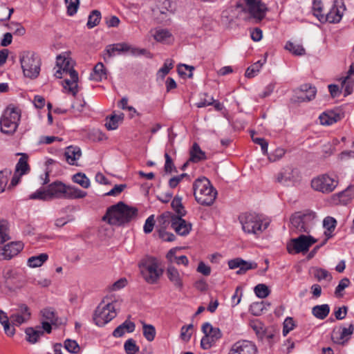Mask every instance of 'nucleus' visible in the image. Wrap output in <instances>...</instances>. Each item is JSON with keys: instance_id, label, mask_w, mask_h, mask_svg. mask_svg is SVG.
<instances>
[{"instance_id": "nucleus-5", "label": "nucleus", "mask_w": 354, "mask_h": 354, "mask_svg": "<svg viewBox=\"0 0 354 354\" xmlns=\"http://www.w3.org/2000/svg\"><path fill=\"white\" fill-rule=\"evenodd\" d=\"M318 220L315 212L306 210L298 212L290 218L291 230L295 233L309 234Z\"/></svg>"}, {"instance_id": "nucleus-30", "label": "nucleus", "mask_w": 354, "mask_h": 354, "mask_svg": "<svg viewBox=\"0 0 354 354\" xmlns=\"http://www.w3.org/2000/svg\"><path fill=\"white\" fill-rule=\"evenodd\" d=\"M136 328L135 324L131 321L126 320L121 325L118 326L113 332V335L115 337H120L126 333H132Z\"/></svg>"}, {"instance_id": "nucleus-47", "label": "nucleus", "mask_w": 354, "mask_h": 354, "mask_svg": "<svg viewBox=\"0 0 354 354\" xmlns=\"http://www.w3.org/2000/svg\"><path fill=\"white\" fill-rule=\"evenodd\" d=\"M143 335L149 342H152L156 336L155 327L151 324H147L142 322Z\"/></svg>"}, {"instance_id": "nucleus-23", "label": "nucleus", "mask_w": 354, "mask_h": 354, "mask_svg": "<svg viewBox=\"0 0 354 354\" xmlns=\"http://www.w3.org/2000/svg\"><path fill=\"white\" fill-rule=\"evenodd\" d=\"M22 249L23 244L21 242H12L4 245L0 255L2 256L4 259H10L17 255Z\"/></svg>"}, {"instance_id": "nucleus-58", "label": "nucleus", "mask_w": 354, "mask_h": 354, "mask_svg": "<svg viewBox=\"0 0 354 354\" xmlns=\"http://www.w3.org/2000/svg\"><path fill=\"white\" fill-rule=\"evenodd\" d=\"M314 275L318 281L326 280L329 281L332 279L330 274L326 270L322 268L316 269Z\"/></svg>"}, {"instance_id": "nucleus-63", "label": "nucleus", "mask_w": 354, "mask_h": 354, "mask_svg": "<svg viewBox=\"0 0 354 354\" xmlns=\"http://www.w3.org/2000/svg\"><path fill=\"white\" fill-rule=\"evenodd\" d=\"M285 154V150L282 148L276 149L271 154L268 156V159L272 162L280 160Z\"/></svg>"}, {"instance_id": "nucleus-19", "label": "nucleus", "mask_w": 354, "mask_h": 354, "mask_svg": "<svg viewBox=\"0 0 354 354\" xmlns=\"http://www.w3.org/2000/svg\"><path fill=\"white\" fill-rule=\"evenodd\" d=\"M66 185L60 181H55L46 187L48 200L65 198Z\"/></svg>"}, {"instance_id": "nucleus-22", "label": "nucleus", "mask_w": 354, "mask_h": 354, "mask_svg": "<svg viewBox=\"0 0 354 354\" xmlns=\"http://www.w3.org/2000/svg\"><path fill=\"white\" fill-rule=\"evenodd\" d=\"M166 274L169 281L177 290H182L183 281L178 270L173 265H169L166 270Z\"/></svg>"}, {"instance_id": "nucleus-46", "label": "nucleus", "mask_w": 354, "mask_h": 354, "mask_svg": "<svg viewBox=\"0 0 354 354\" xmlns=\"http://www.w3.org/2000/svg\"><path fill=\"white\" fill-rule=\"evenodd\" d=\"M265 60L261 61L259 60L255 62L254 64L248 67L245 71V76L248 78H252L257 75V74L259 72L260 69L263 66L265 63Z\"/></svg>"}, {"instance_id": "nucleus-12", "label": "nucleus", "mask_w": 354, "mask_h": 354, "mask_svg": "<svg viewBox=\"0 0 354 354\" xmlns=\"http://www.w3.org/2000/svg\"><path fill=\"white\" fill-rule=\"evenodd\" d=\"M316 242L317 239L312 236L301 234L299 237L290 240L287 245V249L289 253L305 252Z\"/></svg>"}, {"instance_id": "nucleus-13", "label": "nucleus", "mask_w": 354, "mask_h": 354, "mask_svg": "<svg viewBox=\"0 0 354 354\" xmlns=\"http://www.w3.org/2000/svg\"><path fill=\"white\" fill-rule=\"evenodd\" d=\"M299 178V172L297 169L287 166L275 175V181L283 186H290L295 185Z\"/></svg>"}, {"instance_id": "nucleus-42", "label": "nucleus", "mask_w": 354, "mask_h": 354, "mask_svg": "<svg viewBox=\"0 0 354 354\" xmlns=\"http://www.w3.org/2000/svg\"><path fill=\"white\" fill-rule=\"evenodd\" d=\"M123 120V114L112 115L110 118H106L105 127L109 130H115L118 127V124Z\"/></svg>"}, {"instance_id": "nucleus-9", "label": "nucleus", "mask_w": 354, "mask_h": 354, "mask_svg": "<svg viewBox=\"0 0 354 354\" xmlns=\"http://www.w3.org/2000/svg\"><path fill=\"white\" fill-rule=\"evenodd\" d=\"M21 118L20 110L9 106L4 111L0 120L1 131L7 135H12L17 130Z\"/></svg>"}, {"instance_id": "nucleus-26", "label": "nucleus", "mask_w": 354, "mask_h": 354, "mask_svg": "<svg viewBox=\"0 0 354 354\" xmlns=\"http://www.w3.org/2000/svg\"><path fill=\"white\" fill-rule=\"evenodd\" d=\"M319 119L322 125H331L339 121L342 119V115L339 113L330 110L322 113Z\"/></svg>"}, {"instance_id": "nucleus-43", "label": "nucleus", "mask_w": 354, "mask_h": 354, "mask_svg": "<svg viewBox=\"0 0 354 354\" xmlns=\"http://www.w3.org/2000/svg\"><path fill=\"white\" fill-rule=\"evenodd\" d=\"M27 159V156L23 155L16 165V172L19 173V176L27 174L30 170Z\"/></svg>"}, {"instance_id": "nucleus-14", "label": "nucleus", "mask_w": 354, "mask_h": 354, "mask_svg": "<svg viewBox=\"0 0 354 354\" xmlns=\"http://www.w3.org/2000/svg\"><path fill=\"white\" fill-rule=\"evenodd\" d=\"M145 50H138L133 48L131 45L127 43H118L115 44H110L106 47L104 58H110L115 55V53H129L132 55L138 53H143Z\"/></svg>"}, {"instance_id": "nucleus-53", "label": "nucleus", "mask_w": 354, "mask_h": 354, "mask_svg": "<svg viewBox=\"0 0 354 354\" xmlns=\"http://www.w3.org/2000/svg\"><path fill=\"white\" fill-rule=\"evenodd\" d=\"M11 171L8 169L0 171V193L5 190Z\"/></svg>"}, {"instance_id": "nucleus-56", "label": "nucleus", "mask_w": 354, "mask_h": 354, "mask_svg": "<svg viewBox=\"0 0 354 354\" xmlns=\"http://www.w3.org/2000/svg\"><path fill=\"white\" fill-rule=\"evenodd\" d=\"M64 347L68 352L74 354L80 351V347L77 342L69 339L64 342Z\"/></svg>"}, {"instance_id": "nucleus-44", "label": "nucleus", "mask_w": 354, "mask_h": 354, "mask_svg": "<svg viewBox=\"0 0 354 354\" xmlns=\"http://www.w3.org/2000/svg\"><path fill=\"white\" fill-rule=\"evenodd\" d=\"M28 199L49 201L46 187L40 188L36 190L28 196Z\"/></svg>"}, {"instance_id": "nucleus-54", "label": "nucleus", "mask_w": 354, "mask_h": 354, "mask_svg": "<svg viewBox=\"0 0 354 354\" xmlns=\"http://www.w3.org/2000/svg\"><path fill=\"white\" fill-rule=\"evenodd\" d=\"M66 5L67 13L68 15L72 16L75 15L80 5L79 0H64Z\"/></svg>"}, {"instance_id": "nucleus-33", "label": "nucleus", "mask_w": 354, "mask_h": 354, "mask_svg": "<svg viewBox=\"0 0 354 354\" xmlns=\"http://www.w3.org/2000/svg\"><path fill=\"white\" fill-rule=\"evenodd\" d=\"M189 154L190 158L189 160L193 162H198L206 159L205 153L202 151L199 145L196 142L193 144Z\"/></svg>"}, {"instance_id": "nucleus-24", "label": "nucleus", "mask_w": 354, "mask_h": 354, "mask_svg": "<svg viewBox=\"0 0 354 354\" xmlns=\"http://www.w3.org/2000/svg\"><path fill=\"white\" fill-rule=\"evenodd\" d=\"M150 33L158 42L169 44L174 40L172 34L167 29L155 28L151 30Z\"/></svg>"}, {"instance_id": "nucleus-29", "label": "nucleus", "mask_w": 354, "mask_h": 354, "mask_svg": "<svg viewBox=\"0 0 354 354\" xmlns=\"http://www.w3.org/2000/svg\"><path fill=\"white\" fill-rule=\"evenodd\" d=\"M250 326L260 339L265 337L270 339L272 337V334L267 333L265 326L259 319L252 320L250 323Z\"/></svg>"}, {"instance_id": "nucleus-52", "label": "nucleus", "mask_w": 354, "mask_h": 354, "mask_svg": "<svg viewBox=\"0 0 354 354\" xmlns=\"http://www.w3.org/2000/svg\"><path fill=\"white\" fill-rule=\"evenodd\" d=\"M101 19V14L98 10H93L88 16L87 26L92 28L97 26Z\"/></svg>"}, {"instance_id": "nucleus-59", "label": "nucleus", "mask_w": 354, "mask_h": 354, "mask_svg": "<svg viewBox=\"0 0 354 354\" xmlns=\"http://www.w3.org/2000/svg\"><path fill=\"white\" fill-rule=\"evenodd\" d=\"M254 132L251 133V137H252V141L254 143L261 146V151L263 154H267L268 153V142L264 138L254 137Z\"/></svg>"}, {"instance_id": "nucleus-25", "label": "nucleus", "mask_w": 354, "mask_h": 354, "mask_svg": "<svg viewBox=\"0 0 354 354\" xmlns=\"http://www.w3.org/2000/svg\"><path fill=\"white\" fill-rule=\"evenodd\" d=\"M43 317L46 319L42 322V328L47 333H50L52 327L51 324H56L57 317L55 312L50 308H46L41 312Z\"/></svg>"}, {"instance_id": "nucleus-50", "label": "nucleus", "mask_w": 354, "mask_h": 354, "mask_svg": "<svg viewBox=\"0 0 354 354\" xmlns=\"http://www.w3.org/2000/svg\"><path fill=\"white\" fill-rule=\"evenodd\" d=\"M9 239L8 222L5 220H0V243Z\"/></svg>"}, {"instance_id": "nucleus-31", "label": "nucleus", "mask_w": 354, "mask_h": 354, "mask_svg": "<svg viewBox=\"0 0 354 354\" xmlns=\"http://www.w3.org/2000/svg\"><path fill=\"white\" fill-rule=\"evenodd\" d=\"M45 330L41 326H37L35 328H28L25 333L26 335V340L31 344L36 343L41 336L44 335Z\"/></svg>"}, {"instance_id": "nucleus-17", "label": "nucleus", "mask_w": 354, "mask_h": 354, "mask_svg": "<svg viewBox=\"0 0 354 354\" xmlns=\"http://www.w3.org/2000/svg\"><path fill=\"white\" fill-rule=\"evenodd\" d=\"M248 12L258 21L264 18L268 10L261 0H245Z\"/></svg>"}, {"instance_id": "nucleus-45", "label": "nucleus", "mask_w": 354, "mask_h": 354, "mask_svg": "<svg viewBox=\"0 0 354 354\" xmlns=\"http://www.w3.org/2000/svg\"><path fill=\"white\" fill-rule=\"evenodd\" d=\"M171 207L177 213V216H184L186 214V211L182 204L181 197L176 196L171 202Z\"/></svg>"}, {"instance_id": "nucleus-48", "label": "nucleus", "mask_w": 354, "mask_h": 354, "mask_svg": "<svg viewBox=\"0 0 354 354\" xmlns=\"http://www.w3.org/2000/svg\"><path fill=\"white\" fill-rule=\"evenodd\" d=\"M285 48L289 50L295 55H303L305 54V49L301 45L296 44L292 42L288 41L285 46Z\"/></svg>"}, {"instance_id": "nucleus-11", "label": "nucleus", "mask_w": 354, "mask_h": 354, "mask_svg": "<svg viewBox=\"0 0 354 354\" xmlns=\"http://www.w3.org/2000/svg\"><path fill=\"white\" fill-rule=\"evenodd\" d=\"M116 315L114 304L102 302L97 306L93 319L96 325L103 326L112 320Z\"/></svg>"}, {"instance_id": "nucleus-34", "label": "nucleus", "mask_w": 354, "mask_h": 354, "mask_svg": "<svg viewBox=\"0 0 354 354\" xmlns=\"http://www.w3.org/2000/svg\"><path fill=\"white\" fill-rule=\"evenodd\" d=\"M107 77L106 70L102 62H98L93 68V73L91 74L92 80L100 82Z\"/></svg>"}, {"instance_id": "nucleus-18", "label": "nucleus", "mask_w": 354, "mask_h": 354, "mask_svg": "<svg viewBox=\"0 0 354 354\" xmlns=\"http://www.w3.org/2000/svg\"><path fill=\"white\" fill-rule=\"evenodd\" d=\"M30 312L28 307L26 305H21L19 307L17 311L10 316V320L12 325L19 326L28 321L30 318Z\"/></svg>"}, {"instance_id": "nucleus-3", "label": "nucleus", "mask_w": 354, "mask_h": 354, "mask_svg": "<svg viewBox=\"0 0 354 354\" xmlns=\"http://www.w3.org/2000/svg\"><path fill=\"white\" fill-rule=\"evenodd\" d=\"M239 221L245 233L257 236L269 225V222L262 215L256 213H243L239 216Z\"/></svg>"}, {"instance_id": "nucleus-15", "label": "nucleus", "mask_w": 354, "mask_h": 354, "mask_svg": "<svg viewBox=\"0 0 354 354\" xmlns=\"http://www.w3.org/2000/svg\"><path fill=\"white\" fill-rule=\"evenodd\" d=\"M257 346L251 341L239 340L230 346L227 354H257Z\"/></svg>"}, {"instance_id": "nucleus-55", "label": "nucleus", "mask_w": 354, "mask_h": 354, "mask_svg": "<svg viewBox=\"0 0 354 354\" xmlns=\"http://www.w3.org/2000/svg\"><path fill=\"white\" fill-rule=\"evenodd\" d=\"M313 15L320 21L321 17L324 16L325 14L323 12V4L321 0H314L313 4Z\"/></svg>"}, {"instance_id": "nucleus-8", "label": "nucleus", "mask_w": 354, "mask_h": 354, "mask_svg": "<svg viewBox=\"0 0 354 354\" xmlns=\"http://www.w3.org/2000/svg\"><path fill=\"white\" fill-rule=\"evenodd\" d=\"M140 273L145 280L150 284L156 283L162 274L156 258L147 257L139 264Z\"/></svg>"}, {"instance_id": "nucleus-21", "label": "nucleus", "mask_w": 354, "mask_h": 354, "mask_svg": "<svg viewBox=\"0 0 354 354\" xmlns=\"http://www.w3.org/2000/svg\"><path fill=\"white\" fill-rule=\"evenodd\" d=\"M228 266L230 269L239 268L236 272L237 274H241L248 270L255 269L257 264L253 261H245L241 259H235L229 261Z\"/></svg>"}, {"instance_id": "nucleus-27", "label": "nucleus", "mask_w": 354, "mask_h": 354, "mask_svg": "<svg viewBox=\"0 0 354 354\" xmlns=\"http://www.w3.org/2000/svg\"><path fill=\"white\" fill-rule=\"evenodd\" d=\"M320 22L337 23L342 17V12L336 5H333L330 11L324 16H320Z\"/></svg>"}, {"instance_id": "nucleus-49", "label": "nucleus", "mask_w": 354, "mask_h": 354, "mask_svg": "<svg viewBox=\"0 0 354 354\" xmlns=\"http://www.w3.org/2000/svg\"><path fill=\"white\" fill-rule=\"evenodd\" d=\"M124 348L127 354H137L140 351L136 341L131 338L124 342Z\"/></svg>"}, {"instance_id": "nucleus-35", "label": "nucleus", "mask_w": 354, "mask_h": 354, "mask_svg": "<svg viewBox=\"0 0 354 354\" xmlns=\"http://www.w3.org/2000/svg\"><path fill=\"white\" fill-rule=\"evenodd\" d=\"M48 259V255L46 253H41L37 256H32L28 259L27 265L30 268L41 267Z\"/></svg>"}, {"instance_id": "nucleus-4", "label": "nucleus", "mask_w": 354, "mask_h": 354, "mask_svg": "<svg viewBox=\"0 0 354 354\" xmlns=\"http://www.w3.org/2000/svg\"><path fill=\"white\" fill-rule=\"evenodd\" d=\"M194 196L199 204L209 206L214 202L217 192L205 177L197 178L193 183Z\"/></svg>"}, {"instance_id": "nucleus-32", "label": "nucleus", "mask_w": 354, "mask_h": 354, "mask_svg": "<svg viewBox=\"0 0 354 354\" xmlns=\"http://www.w3.org/2000/svg\"><path fill=\"white\" fill-rule=\"evenodd\" d=\"M177 248L171 249L167 254L166 258L171 263H176L178 265H183L185 266H187L189 264V260L187 257L185 255L182 256H176V253L177 251Z\"/></svg>"}, {"instance_id": "nucleus-40", "label": "nucleus", "mask_w": 354, "mask_h": 354, "mask_svg": "<svg viewBox=\"0 0 354 354\" xmlns=\"http://www.w3.org/2000/svg\"><path fill=\"white\" fill-rule=\"evenodd\" d=\"M86 196V192L80 190V189L72 187H66V197L65 198H82Z\"/></svg>"}, {"instance_id": "nucleus-39", "label": "nucleus", "mask_w": 354, "mask_h": 354, "mask_svg": "<svg viewBox=\"0 0 354 354\" xmlns=\"http://www.w3.org/2000/svg\"><path fill=\"white\" fill-rule=\"evenodd\" d=\"M330 312V308L328 304L317 305L313 308L312 313L317 319H324Z\"/></svg>"}, {"instance_id": "nucleus-28", "label": "nucleus", "mask_w": 354, "mask_h": 354, "mask_svg": "<svg viewBox=\"0 0 354 354\" xmlns=\"http://www.w3.org/2000/svg\"><path fill=\"white\" fill-rule=\"evenodd\" d=\"M82 152L79 147L70 146L66 149L64 156L70 165H75L76 161L81 157Z\"/></svg>"}, {"instance_id": "nucleus-1", "label": "nucleus", "mask_w": 354, "mask_h": 354, "mask_svg": "<svg viewBox=\"0 0 354 354\" xmlns=\"http://www.w3.org/2000/svg\"><path fill=\"white\" fill-rule=\"evenodd\" d=\"M73 61L66 54L57 57L56 66L58 68L55 73L57 78H64L62 86L66 92L75 95L78 92V74L73 68Z\"/></svg>"}, {"instance_id": "nucleus-10", "label": "nucleus", "mask_w": 354, "mask_h": 354, "mask_svg": "<svg viewBox=\"0 0 354 354\" xmlns=\"http://www.w3.org/2000/svg\"><path fill=\"white\" fill-rule=\"evenodd\" d=\"M183 216H177L169 212H165L158 218V222L165 227L171 222V228L179 235L186 236L192 230V224L182 218Z\"/></svg>"}, {"instance_id": "nucleus-61", "label": "nucleus", "mask_w": 354, "mask_h": 354, "mask_svg": "<svg viewBox=\"0 0 354 354\" xmlns=\"http://www.w3.org/2000/svg\"><path fill=\"white\" fill-rule=\"evenodd\" d=\"M216 341L217 339L205 335L201 341V345L203 349L207 350L210 348Z\"/></svg>"}, {"instance_id": "nucleus-62", "label": "nucleus", "mask_w": 354, "mask_h": 354, "mask_svg": "<svg viewBox=\"0 0 354 354\" xmlns=\"http://www.w3.org/2000/svg\"><path fill=\"white\" fill-rule=\"evenodd\" d=\"M127 284V281L125 278H121L114 282L109 287L110 291H117L124 288Z\"/></svg>"}, {"instance_id": "nucleus-51", "label": "nucleus", "mask_w": 354, "mask_h": 354, "mask_svg": "<svg viewBox=\"0 0 354 354\" xmlns=\"http://www.w3.org/2000/svg\"><path fill=\"white\" fill-rule=\"evenodd\" d=\"M73 180L84 188H88L90 186L89 179L82 173L75 174L73 176Z\"/></svg>"}, {"instance_id": "nucleus-2", "label": "nucleus", "mask_w": 354, "mask_h": 354, "mask_svg": "<svg viewBox=\"0 0 354 354\" xmlns=\"http://www.w3.org/2000/svg\"><path fill=\"white\" fill-rule=\"evenodd\" d=\"M138 209L129 206L123 202H119L111 206L103 216V220L111 225H120L130 221L136 216Z\"/></svg>"}, {"instance_id": "nucleus-57", "label": "nucleus", "mask_w": 354, "mask_h": 354, "mask_svg": "<svg viewBox=\"0 0 354 354\" xmlns=\"http://www.w3.org/2000/svg\"><path fill=\"white\" fill-rule=\"evenodd\" d=\"M254 292L258 297L263 299L268 296L270 291L267 286L260 283L255 286Z\"/></svg>"}, {"instance_id": "nucleus-38", "label": "nucleus", "mask_w": 354, "mask_h": 354, "mask_svg": "<svg viewBox=\"0 0 354 354\" xmlns=\"http://www.w3.org/2000/svg\"><path fill=\"white\" fill-rule=\"evenodd\" d=\"M3 277L7 284H15L17 281H19V273L12 269L6 268L3 271Z\"/></svg>"}, {"instance_id": "nucleus-60", "label": "nucleus", "mask_w": 354, "mask_h": 354, "mask_svg": "<svg viewBox=\"0 0 354 354\" xmlns=\"http://www.w3.org/2000/svg\"><path fill=\"white\" fill-rule=\"evenodd\" d=\"M336 220L330 216H327L324 219L323 226L330 232H333L336 226Z\"/></svg>"}, {"instance_id": "nucleus-36", "label": "nucleus", "mask_w": 354, "mask_h": 354, "mask_svg": "<svg viewBox=\"0 0 354 354\" xmlns=\"http://www.w3.org/2000/svg\"><path fill=\"white\" fill-rule=\"evenodd\" d=\"M202 331L203 333L214 339H219L221 336V332L218 328H214L208 322H206L202 326Z\"/></svg>"}, {"instance_id": "nucleus-7", "label": "nucleus", "mask_w": 354, "mask_h": 354, "mask_svg": "<svg viewBox=\"0 0 354 354\" xmlns=\"http://www.w3.org/2000/svg\"><path fill=\"white\" fill-rule=\"evenodd\" d=\"M339 184V178L335 174H322L313 177L310 187L315 192L329 194L335 191Z\"/></svg>"}, {"instance_id": "nucleus-37", "label": "nucleus", "mask_w": 354, "mask_h": 354, "mask_svg": "<svg viewBox=\"0 0 354 354\" xmlns=\"http://www.w3.org/2000/svg\"><path fill=\"white\" fill-rule=\"evenodd\" d=\"M0 323L3 325L4 331L8 336L12 337L15 335V329L10 326L9 318L2 310H0Z\"/></svg>"}, {"instance_id": "nucleus-64", "label": "nucleus", "mask_w": 354, "mask_h": 354, "mask_svg": "<svg viewBox=\"0 0 354 354\" xmlns=\"http://www.w3.org/2000/svg\"><path fill=\"white\" fill-rule=\"evenodd\" d=\"M264 305L263 302H256L253 303L250 308V313L255 315L259 316L261 314L263 310Z\"/></svg>"}, {"instance_id": "nucleus-41", "label": "nucleus", "mask_w": 354, "mask_h": 354, "mask_svg": "<svg viewBox=\"0 0 354 354\" xmlns=\"http://www.w3.org/2000/svg\"><path fill=\"white\" fill-rule=\"evenodd\" d=\"M342 89L344 90V95H348L353 92L354 86V80L346 75V77L341 79Z\"/></svg>"}, {"instance_id": "nucleus-20", "label": "nucleus", "mask_w": 354, "mask_h": 354, "mask_svg": "<svg viewBox=\"0 0 354 354\" xmlns=\"http://www.w3.org/2000/svg\"><path fill=\"white\" fill-rule=\"evenodd\" d=\"M316 88L310 84H303L296 93L298 102H309L315 97Z\"/></svg>"}, {"instance_id": "nucleus-16", "label": "nucleus", "mask_w": 354, "mask_h": 354, "mask_svg": "<svg viewBox=\"0 0 354 354\" xmlns=\"http://www.w3.org/2000/svg\"><path fill=\"white\" fill-rule=\"evenodd\" d=\"M354 326L350 324L348 327H336L331 335L332 340L337 344H344L347 342L353 333Z\"/></svg>"}, {"instance_id": "nucleus-6", "label": "nucleus", "mask_w": 354, "mask_h": 354, "mask_svg": "<svg viewBox=\"0 0 354 354\" xmlns=\"http://www.w3.org/2000/svg\"><path fill=\"white\" fill-rule=\"evenodd\" d=\"M19 62L24 77L37 78L40 73L41 59L33 51H24L19 55Z\"/></svg>"}]
</instances>
